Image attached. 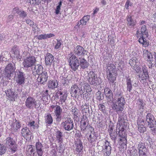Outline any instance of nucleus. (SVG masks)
Wrapping results in <instances>:
<instances>
[{
	"mask_svg": "<svg viewBox=\"0 0 156 156\" xmlns=\"http://www.w3.org/2000/svg\"><path fill=\"white\" fill-rule=\"evenodd\" d=\"M115 98L117 101L115 103L112 105V109L119 115L118 121L117 125L119 127L121 126L123 127H126L127 122H126L122 115V112L124 109V105L126 101L121 92H119L115 95Z\"/></svg>",
	"mask_w": 156,
	"mask_h": 156,
	"instance_id": "obj_1",
	"label": "nucleus"
},
{
	"mask_svg": "<svg viewBox=\"0 0 156 156\" xmlns=\"http://www.w3.org/2000/svg\"><path fill=\"white\" fill-rule=\"evenodd\" d=\"M136 36L139 38L138 41L140 43L145 47L148 46L149 42L145 39L148 36V32L145 25L143 26L140 30L137 31Z\"/></svg>",
	"mask_w": 156,
	"mask_h": 156,
	"instance_id": "obj_2",
	"label": "nucleus"
},
{
	"mask_svg": "<svg viewBox=\"0 0 156 156\" xmlns=\"http://www.w3.org/2000/svg\"><path fill=\"white\" fill-rule=\"evenodd\" d=\"M67 60L73 70L75 71L78 69L80 66L79 60L72 52H71L68 55Z\"/></svg>",
	"mask_w": 156,
	"mask_h": 156,
	"instance_id": "obj_3",
	"label": "nucleus"
},
{
	"mask_svg": "<svg viewBox=\"0 0 156 156\" xmlns=\"http://www.w3.org/2000/svg\"><path fill=\"white\" fill-rule=\"evenodd\" d=\"M36 59L34 57H27L25 59L23 63L24 69L26 70H30L36 63Z\"/></svg>",
	"mask_w": 156,
	"mask_h": 156,
	"instance_id": "obj_4",
	"label": "nucleus"
},
{
	"mask_svg": "<svg viewBox=\"0 0 156 156\" xmlns=\"http://www.w3.org/2000/svg\"><path fill=\"white\" fill-rule=\"evenodd\" d=\"M119 92H121L122 94V92L120 91H118L115 94H116ZM104 93L105 95L106 99L107 100V102L108 105L111 106L112 108V105L113 104L115 103L117 101V99L115 98L116 100L115 102L113 101V94L112 91L109 88H105L104 89Z\"/></svg>",
	"mask_w": 156,
	"mask_h": 156,
	"instance_id": "obj_5",
	"label": "nucleus"
},
{
	"mask_svg": "<svg viewBox=\"0 0 156 156\" xmlns=\"http://www.w3.org/2000/svg\"><path fill=\"white\" fill-rule=\"evenodd\" d=\"M69 92L71 96L75 98H79V95H81L83 93L82 87L79 88L76 84L72 86Z\"/></svg>",
	"mask_w": 156,
	"mask_h": 156,
	"instance_id": "obj_6",
	"label": "nucleus"
},
{
	"mask_svg": "<svg viewBox=\"0 0 156 156\" xmlns=\"http://www.w3.org/2000/svg\"><path fill=\"white\" fill-rule=\"evenodd\" d=\"M88 81L90 84L96 85L100 84L99 80L100 81V79L98 77L97 74L93 71H90L88 73Z\"/></svg>",
	"mask_w": 156,
	"mask_h": 156,
	"instance_id": "obj_7",
	"label": "nucleus"
},
{
	"mask_svg": "<svg viewBox=\"0 0 156 156\" xmlns=\"http://www.w3.org/2000/svg\"><path fill=\"white\" fill-rule=\"evenodd\" d=\"M15 75L16 83L22 86L24 84L25 80V74L19 70H16L15 73Z\"/></svg>",
	"mask_w": 156,
	"mask_h": 156,
	"instance_id": "obj_8",
	"label": "nucleus"
},
{
	"mask_svg": "<svg viewBox=\"0 0 156 156\" xmlns=\"http://www.w3.org/2000/svg\"><path fill=\"white\" fill-rule=\"evenodd\" d=\"M63 128L66 131H69L73 129L74 124L70 118H66L61 123Z\"/></svg>",
	"mask_w": 156,
	"mask_h": 156,
	"instance_id": "obj_9",
	"label": "nucleus"
},
{
	"mask_svg": "<svg viewBox=\"0 0 156 156\" xmlns=\"http://www.w3.org/2000/svg\"><path fill=\"white\" fill-rule=\"evenodd\" d=\"M15 64L14 62H10L6 66L5 69V75L6 77L9 78L11 75L12 74L16 69Z\"/></svg>",
	"mask_w": 156,
	"mask_h": 156,
	"instance_id": "obj_10",
	"label": "nucleus"
},
{
	"mask_svg": "<svg viewBox=\"0 0 156 156\" xmlns=\"http://www.w3.org/2000/svg\"><path fill=\"white\" fill-rule=\"evenodd\" d=\"M86 51L83 47L78 45L74 47L73 53L77 57H81L84 56Z\"/></svg>",
	"mask_w": 156,
	"mask_h": 156,
	"instance_id": "obj_11",
	"label": "nucleus"
},
{
	"mask_svg": "<svg viewBox=\"0 0 156 156\" xmlns=\"http://www.w3.org/2000/svg\"><path fill=\"white\" fill-rule=\"evenodd\" d=\"M146 121L148 123V127H153L154 125H156V121L154 116L153 114L148 113L146 116Z\"/></svg>",
	"mask_w": 156,
	"mask_h": 156,
	"instance_id": "obj_12",
	"label": "nucleus"
},
{
	"mask_svg": "<svg viewBox=\"0 0 156 156\" xmlns=\"http://www.w3.org/2000/svg\"><path fill=\"white\" fill-rule=\"evenodd\" d=\"M36 104L35 99L31 97H29L26 100L25 105L28 108L31 109L35 107Z\"/></svg>",
	"mask_w": 156,
	"mask_h": 156,
	"instance_id": "obj_13",
	"label": "nucleus"
},
{
	"mask_svg": "<svg viewBox=\"0 0 156 156\" xmlns=\"http://www.w3.org/2000/svg\"><path fill=\"white\" fill-rule=\"evenodd\" d=\"M136 104L138 108L137 113H140L141 115H142L146 105L145 103L143 100L139 99L137 100Z\"/></svg>",
	"mask_w": 156,
	"mask_h": 156,
	"instance_id": "obj_14",
	"label": "nucleus"
},
{
	"mask_svg": "<svg viewBox=\"0 0 156 156\" xmlns=\"http://www.w3.org/2000/svg\"><path fill=\"white\" fill-rule=\"evenodd\" d=\"M38 75L37 80L41 84H43L44 83L47 81L48 76L47 72L45 71L43 72Z\"/></svg>",
	"mask_w": 156,
	"mask_h": 156,
	"instance_id": "obj_15",
	"label": "nucleus"
},
{
	"mask_svg": "<svg viewBox=\"0 0 156 156\" xmlns=\"http://www.w3.org/2000/svg\"><path fill=\"white\" fill-rule=\"evenodd\" d=\"M88 120L86 115H83L80 122L81 130L84 131L89 124Z\"/></svg>",
	"mask_w": 156,
	"mask_h": 156,
	"instance_id": "obj_16",
	"label": "nucleus"
},
{
	"mask_svg": "<svg viewBox=\"0 0 156 156\" xmlns=\"http://www.w3.org/2000/svg\"><path fill=\"white\" fill-rule=\"evenodd\" d=\"M43 67L40 64H35L34 66L32 68L31 70L32 71L33 74L39 75L40 74L41 72H43Z\"/></svg>",
	"mask_w": 156,
	"mask_h": 156,
	"instance_id": "obj_17",
	"label": "nucleus"
},
{
	"mask_svg": "<svg viewBox=\"0 0 156 156\" xmlns=\"http://www.w3.org/2000/svg\"><path fill=\"white\" fill-rule=\"evenodd\" d=\"M143 56L145 59L149 62L153 61V55L151 53L147 50H143Z\"/></svg>",
	"mask_w": 156,
	"mask_h": 156,
	"instance_id": "obj_18",
	"label": "nucleus"
},
{
	"mask_svg": "<svg viewBox=\"0 0 156 156\" xmlns=\"http://www.w3.org/2000/svg\"><path fill=\"white\" fill-rule=\"evenodd\" d=\"M91 130L92 129V130H91L90 131V133L89 132L87 134V139L88 141L90 143H92L95 141L97 139V137L95 135V133L93 131L94 129L92 127H90Z\"/></svg>",
	"mask_w": 156,
	"mask_h": 156,
	"instance_id": "obj_19",
	"label": "nucleus"
},
{
	"mask_svg": "<svg viewBox=\"0 0 156 156\" xmlns=\"http://www.w3.org/2000/svg\"><path fill=\"white\" fill-rule=\"evenodd\" d=\"M54 59V57L50 53H48L46 55L45 63L46 66H50Z\"/></svg>",
	"mask_w": 156,
	"mask_h": 156,
	"instance_id": "obj_20",
	"label": "nucleus"
},
{
	"mask_svg": "<svg viewBox=\"0 0 156 156\" xmlns=\"http://www.w3.org/2000/svg\"><path fill=\"white\" fill-rule=\"evenodd\" d=\"M5 94L9 98V99L11 101H14L17 98L16 94L14 92L12 91L11 89H8L5 90Z\"/></svg>",
	"mask_w": 156,
	"mask_h": 156,
	"instance_id": "obj_21",
	"label": "nucleus"
},
{
	"mask_svg": "<svg viewBox=\"0 0 156 156\" xmlns=\"http://www.w3.org/2000/svg\"><path fill=\"white\" fill-rule=\"evenodd\" d=\"M127 25L130 27H132L135 25L136 21L134 19L133 16L130 15L128 16L127 18Z\"/></svg>",
	"mask_w": 156,
	"mask_h": 156,
	"instance_id": "obj_22",
	"label": "nucleus"
},
{
	"mask_svg": "<svg viewBox=\"0 0 156 156\" xmlns=\"http://www.w3.org/2000/svg\"><path fill=\"white\" fill-rule=\"evenodd\" d=\"M79 64L80 67V69H84L87 68L89 66V63L86 61L84 58L79 57Z\"/></svg>",
	"mask_w": 156,
	"mask_h": 156,
	"instance_id": "obj_23",
	"label": "nucleus"
},
{
	"mask_svg": "<svg viewBox=\"0 0 156 156\" xmlns=\"http://www.w3.org/2000/svg\"><path fill=\"white\" fill-rule=\"evenodd\" d=\"M43 146L41 143L38 142L36 143V151L35 152L37 153L38 156H42L43 153Z\"/></svg>",
	"mask_w": 156,
	"mask_h": 156,
	"instance_id": "obj_24",
	"label": "nucleus"
},
{
	"mask_svg": "<svg viewBox=\"0 0 156 156\" xmlns=\"http://www.w3.org/2000/svg\"><path fill=\"white\" fill-rule=\"evenodd\" d=\"M90 19V16L89 15L84 16L80 21L78 22L77 26L79 27L81 25L82 26L86 25Z\"/></svg>",
	"mask_w": 156,
	"mask_h": 156,
	"instance_id": "obj_25",
	"label": "nucleus"
},
{
	"mask_svg": "<svg viewBox=\"0 0 156 156\" xmlns=\"http://www.w3.org/2000/svg\"><path fill=\"white\" fill-rule=\"evenodd\" d=\"M107 78L110 83H113L116 80V73H107Z\"/></svg>",
	"mask_w": 156,
	"mask_h": 156,
	"instance_id": "obj_26",
	"label": "nucleus"
},
{
	"mask_svg": "<svg viewBox=\"0 0 156 156\" xmlns=\"http://www.w3.org/2000/svg\"><path fill=\"white\" fill-rule=\"evenodd\" d=\"M75 145L76 147L75 150L76 151L79 153L81 152L83 148V146L81 141L80 140H78L76 141Z\"/></svg>",
	"mask_w": 156,
	"mask_h": 156,
	"instance_id": "obj_27",
	"label": "nucleus"
},
{
	"mask_svg": "<svg viewBox=\"0 0 156 156\" xmlns=\"http://www.w3.org/2000/svg\"><path fill=\"white\" fill-rule=\"evenodd\" d=\"M12 50L14 53V57L16 58L17 60L20 59L21 56L20 55V49L19 47L16 45H14L12 48Z\"/></svg>",
	"mask_w": 156,
	"mask_h": 156,
	"instance_id": "obj_28",
	"label": "nucleus"
},
{
	"mask_svg": "<svg viewBox=\"0 0 156 156\" xmlns=\"http://www.w3.org/2000/svg\"><path fill=\"white\" fill-rule=\"evenodd\" d=\"M126 127H123L122 126L120 127H119L118 125L116 127V132H118L119 136L121 137H126L125 132L124 131L125 128Z\"/></svg>",
	"mask_w": 156,
	"mask_h": 156,
	"instance_id": "obj_29",
	"label": "nucleus"
},
{
	"mask_svg": "<svg viewBox=\"0 0 156 156\" xmlns=\"http://www.w3.org/2000/svg\"><path fill=\"white\" fill-rule=\"evenodd\" d=\"M47 85L49 88L53 89L57 87L58 83L57 80H49L48 81Z\"/></svg>",
	"mask_w": 156,
	"mask_h": 156,
	"instance_id": "obj_30",
	"label": "nucleus"
},
{
	"mask_svg": "<svg viewBox=\"0 0 156 156\" xmlns=\"http://www.w3.org/2000/svg\"><path fill=\"white\" fill-rule=\"evenodd\" d=\"M107 142L108 144L105 143L106 145L104 149V152H105L104 155L105 156H109L111 154V147L110 145V143L107 141Z\"/></svg>",
	"mask_w": 156,
	"mask_h": 156,
	"instance_id": "obj_31",
	"label": "nucleus"
},
{
	"mask_svg": "<svg viewBox=\"0 0 156 156\" xmlns=\"http://www.w3.org/2000/svg\"><path fill=\"white\" fill-rule=\"evenodd\" d=\"M108 132L111 139L113 141L114 143H115V140L117 136V133L116 132L115 133L113 131L112 128H111L108 130Z\"/></svg>",
	"mask_w": 156,
	"mask_h": 156,
	"instance_id": "obj_32",
	"label": "nucleus"
},
{
	"mask_svg": "<svg viewBox=\"0 0 156 156\" xmlns=\"http://www.w3.org/2000/svg\"><path fill=\"white\" fill-rule=\"evenodd\" d=\"M21 131L22 135L25 138H29V137L28 136H30V132L27 127H25L23 128L22 129Z\"/></svg>",
	"mask_w": 156,
	"mask_h": 156,
	"instance_id": "obj_33",
	"label": "nucleus"
},
{
	"mask_svg": "<svg viewBox=\"0 0 156 156\" xmlns=\"http://www.w3.org/2000/svg\"><path fill=\"white\" fill-rule=\"evenodd\" d=\"M115 69V65L113 64H111L107 66L106 69L107 73H116Z\"/></svg>",
	"mask_w": 156,
	"mask_h": 156,
	"instance_id": "obj_34",
	"label": "nucleus"
},
{
	"mask_svg": "<svg viewBox=\"0 0 156 156\" xmlns=\"http://www.w3.org/2000/svg\"><path fill=\"white\" fill-rule=\"evenodd\" d=\"M21 126V124L19 121H18L16 119H15V122L12 125H11V129H13V131L16 132L18 129L20 128Z\"/></svg>",
	"mask_w": 156,
	"mask_h": 156,
	"instance_id": "obj_35",
	"label": "nucleus"
},
{
	"mask_svg": "<svg viewBox=\"0 0 156 156\" xmlns=\"http://www.w3.org/2000/svg\"><path fill=\"white\" fill-rule=\"evenodd\" d=\"M48 91L46 90L45 91H43L42 93V99L43 101H45L46 102H48L50 98V96L48 94Z\"/></svg>",
	"mask_w": 156,
	"mask_h": 156,
	"instance_id": "obj_36",
	"label": "nucleus"
},
{
	"mask_svg": "<svg viewBox=\"0 0 156 156\" xmlns=\"http://www.w3.org/2000/svg\"><path fill=\"white\" fill-rule=\"evenodd\" d=\"M45 121L47 125H50L52 124L53 122V119L51 114H48L45 117Z\"/></svg>",
	"mask_w": 156,
	"mask_h": 156,
	"instance_id": "obj_37",
	"label": "nucleus"
},
{
	"mask_svg": "<svg viewBox=\"0 0 156 156\" xmlns=\"http://www.w3.org/2000/svg\"><path fill=\"white\" fill-rule=\"evenodd\" d=\"M67 97V94L66 93H64V95L63 96H60L59 100V102H58V104L61 105L62 107L64 106V103L65 102Z\"/></svg>",
	"mask_w": 156,
	"mask_h": 156,
	"instance_id": "obj_38",
	"label": "nucleus"
},
{
	"mask_svg": "<svg viewBox=\"0 0 156 156\" xmlns=\"http://www.w3.org/2000/svg\"><path fill=\"white\" fill-rule=\"evenodd\" d=\"M138 62L137 58L136 57H132L129 61V64L131 67L135 68L137 65L136 64Z\"/></svg>",
	"mask_w": 156,
	"mask_h": 156,
	"instance_id": "obj_39",
	"label": "nucleus"
},
{
	"mask_svg": "<svg viewBox=\"0 0 156 156\" xmlns=\"http://www.w3.org/2000/svg\"><path fill=\"white\" fill-rule=\"evenodd\" d=\"M16 143L13 138L11 137H7L5 139V145L7 147Z\"/></svg>",
	"mask_w": 156,
	"mask_h": 156,
	"instance_id": "obj_40",
	"label": "nucleus"
},
{
	"mask_svg": "<svg viewBox=\"0 0 156 156\" xmlns=\"http://www.w3.org/2000/svg\"><path fill=\"white\" fill-rule=\"evenodd\" d=\"M141 80L143 82H146V80L149 79V76L148 72L144 71L141 76H140Z\"/></svg>",
	"mask_w": 156,
	"mask_h": 156,
	"instance_id": "obj_41",
	"label": "nucleus"
},
{
	"mask_svg": "<svg viewBox=\"0 0 156 156\" xmlns=\"http://www.w3.org/2000/svg\"><path fill=\"white\" fill-rule=\"evenodd\" d=\"M126 83L127 91L130 92L133 88V87L132 85V82L131 79L129 78H127L126 80Z\"/></svg>",
	"mask_w": 156,
	"mask_h": 156,
	"instance_id": "obj_42",
	"label": "nucleus"
},
{
	"mask_svg": "<svg viewBox=\"0 0 156 156\" xmlns=\"http://www.w3.org/2000/svg\"><path fill=\"white\" fill-rule=\"evenodd\" d=\"M81 109L82 112L86 114L90 113V110H89V105L88 104H85L84 105H83L81 107Z\"/></svg>",
	"mask_w": 156,
	"mask_h": 156,
	"instance_id": "obj_43",
	"label": "nucleus"
},
{
	"mask_svg": "<svg viewBox=\"0 0 156 156\" xmlns=\"http://www.w3.org/2000/svg\"><path fill=\"white\" fill-rule=\"evenodd\" d=\"M9 149L12 153L13 154L14 153L17 151V146L16 143L7 147Z\"/></svg>",
	"mask_w": 156,
	"mask_h": 156,
	"instance_id": "obj_44",
	"label": "nucleus"
},
{
	"mask_svg": "<svg viewBox=\"0 0 156 156\" xmlns=\"http://www.w3.org/2000/svg\"><path fill=\"white\" fill-rule=\"evenodd\" d=\"M144 139L146 140L147 142H148V144L151 146L153 144L152 139L151 138L150 135L147 133H145L144 136Z\"/></svg>",
	"mask_w": 156,
	"mask_h": 156,
	"instance_id": "obj_45",
	"label": "nucleus"
},
{
	"mask_svg": "<svg viewBox=\"0 0 156 156\" xmlns=\"http://www.w3.org/2000/svg\"><path fill=\"white\" fill-rule=\"evenodd\" d=\"M54 112L55 115H62V110L58 105H56Z\"/></svg>",
	"mask_w": 156,
	"mask_h": 156,
	"instance_id": "obj_46",
	"label": "nucleus"
},
{
	"mask_svg": "<svg viewBox=\"0 0 156 156\" xmlns=\"http://www.w3.org/2000/svg\"><path fill=\"white\" fill-rule=\"evenodd\" d=\"M62 42L61 40H57V41H55V43L54 49H58L60 48L62 45Z\"/></svg>",
	"mask_w": 156,
	"mask_h": 156,
	"instance_id": "obj_47",
	"label": "nucleus"
},
{
	"mask_svg": "<svg viewBox=\"0 0 156 156\" xmlns=\"http://www.w3.org/2000/svg\"><path fill=\"white\" fill-rule=\"evenodd\" d=\"M137 149L139 151H140V150L141 151L142 150H145L147 148L144 143L140 142L138 144Z\"/></svg>",
	"mask_w": 156,
	"mask_h": 156,
	"instance_id": "obj_48",
	"label": "nucleus"
},
{
	"mask_svg": "<svg viewBox=\"0 0 156 156\" xmlns=\"http://www.w3.org/2000/svg\"><path fill=\"white\" fill-rule=\"evenodd\" d=\"M137 126L144 125L145 123L144 120L142 118V116H140L138 118L137 120Z\"/></svg>",
	"mask_w": 156,
	"mask_h": 156,
	"instance_id": "obj_49",
	"label": "nucleus"
},
{
	"mask_svg": "<svg viewBox=\"0 0 156 156\" xmlns=\"http://www.w3.org/2000/svg\"><path fill=\"white\" fill-rule=\"evenodd\" d=\"M62 133L59 130H58L56 133V137L59 142H60L62 140Z\"/></svg>",
	"mask_w": 156,
	"mask_h": 156,
	"instance_id": "obj_50",
	"label": "nucleus"
},
{
	"mask_svg": "<svg viewBox=\"0 0 156 156\" xmlns=\"http://www.w3.org/2000/svg\"><path fill=\"white\" fill-rule=\"evenodd\" d=\"M138 129L140 133H143L146 130V128L144 125H140L138 126Z\"/></svg>",
	"mask_w": 156,
	"mask_h": 156,
	"instance_id": "obj_51",
	"label": "nucleus"
},
{
	"mask_svg": "<svg viewBox=\"0 0 156 156\" xmlns=\"http://www.w3.org/2000/svg\"><path fill=\"white\" fill-rule=\"evenodd\" d=\"M17 13L20 16L23 17H24L27 15L26 12L23 10H17Z\"/></svg>",
	"mask_w": 156,
	"mask_h": 156,
	"instance_id": "obj_52",
	"label": "nucleus"
},
{
	"mask_svg": "<svg viewBox=\"0 0 156 156\" xmlns=\"http://www.w3.org/2000/svg\"><path fill=\"white\" fill-rule=\"evenodd\" d=\"M97 99L100 101L102 100L104 98L103 94H102L100 91L96 93Z\"/></svg>",
	"mask_w": 156,
	"mask_h": 156,
	"instance_id": "obj_53",
	"label": "nucleus"
},
{
	"mask_svg": "<svg viewBox=\"0 0 156 156\" xmlns=\"http://www.w3.org/2000/svg\"><path fill=\"white\" fill-rule=\"evenodd\" d=\"M147 150L145 149V150H140V151H138V153L139 156H147Z\"/></svg>",
	"mask_w": 156,
	"mask_h": 156,
	"instance_id": "obj_54",
	"label": "nucleus"
},
{
	"mask_svg": "<svg viewBox=\"0 0 156 156\" xmlns=\"http://www.w3.org/2000/svg\"><path fill=\"white\" fill-rule=\"evenodd\" d=\"M22 89L21 88L19 87L15 89L14 90V92L15 94H16V96H19L22 92Z\"/></svg>",
	"mask_w": 156,
	"mask_h": 156,
	"instance_id": "obj_55",
	"label": "nucleus"
},
{
	"mask_svg": "<svg viewBox=\"0 0 156 156\" xmlns=\"http://www.w3.org/2000/svg\"><path fill=\"white\" fill-rule=\"evenodd\" d=\"M72 111L73 115L75 116L78 117L79 110L76 107L72 108Z\"/></svg>",
	"mask_w": 156,
	"mask_h": 156,
	"instance_id": "obj_56",
	"label": "nucleus"
},
{
	"mask_svg": "<svg viewBox=\"0 0 156 156\" xmlns=\"http://www.w3.org/2000/svg\"><path fill=\"white\" fill-rule=\"evenodd\" d=\"M133 3L131 2L129 0H127L125 5V7L127 9H129V7L131 6L132 5Z\"/></svg>",
	"mask_w": 156,
	"mask_h": 156,
	"instance_id": "obj_57",
	"label": "nucleus"
},
{
	"mask_svg": "<svg viewBox=\"0 0 156 156\" xmlns=\"http://www.w3.org/2000/svg\"><path fill=\"white\" fill-rule=\"evenodd\" d=\"M35 122L34 121H32V122H29L27 124V126L30 127L31 128H33V129L35 128L36 127V126L35 125Z\"/></svg>",
	"mask_w": 156,
	"mask_h": 156,
	"instance_id": "obj_58",
	"label": "nucleus"
},
{
	"mask_svg": "<svg viewBox=\"0 0 156 156\" xmlns=\"http://www.w3.org/2000/svg\"><path fill=\"white\" fill-rule=\"evenodd\" d=\"M151 128V131L152 134L154 135H156V125H154L153 127H149Z\"/></svg>",
	"mask_w": 156,
	"mask_h": 156,
	"instance_id": "obj_59",
	"label": "nucleus"
},
{
	"mask_svg": "<svg viewBox=\"0 0 156 156\" xmlns=\"http://www.w3.org/2000/svg\"><path fill=\"white\" fill-rule=\"evenodd\" d=\"M37 38L39 40H42L46 39V34H41L37 35Z\"/></svg>",
	"mask_w": 156,
	"mask_h": 156,
	"instance_id": "obj_60",
	"label": "nucleus"
},
{
	"mask_svg": "<svg viewBox=\"0 0 156 156\" xmlns=\"http://www.w3.org/2000/svg\"><path fill=\"white\" fill-rule=\"evenodd\" d=\"M99 109L102 111L103 112H105V106L104 105L102 104H100L99 105Z\"/></svg>",
	"mask_w": 156,
	"mask_h": 156,
	"instance_id": "obj_61",
	"label": "nucleus"
},
{
	"mask_svg": "<svg viewBox=\"0 0 156 156\" xmlns=\"http://www.w3.org/2000/svg\"><path fill=\"white\" fill-rule=\"evenodd\" d=\"M56 116V120L57 122H60L62 119V115H55Z\"/></svg>",
	"mask_w": 156,
	"mask_h": 156,
	"instance_id": "obj_62",
	"label": "nucleus"
},
{
	"mask_svg": "<svg viewBox=\"0 0 156 156\" xmlns=\"http://www.w3.org/2000/svg\"><path fill=\"white\" fill-rule=\"evenodd\" d=\"M26 23L30 26H33L34 25V22L30 20L27 19L26 20Z\"/></svg>",
	"mask_w": 156,
	"mask_h": 156,
	"instance_id": "obj_63",
	"label": "nucleus"
},
{
	"mask_svg": "<svg viewBox=\"0 0 156 156\" xmlns=\"http://www.w3.org/2000/svg\"><path fill=\"white\" fill-rule=\"evenodd\" d=\"M30 156H36L35 154V150H34L32 148L30 149Z\"/></svg>",
	"mask_w": 156,
	"mask_h": 156,
	"instance_id": "obj_64",
	"label": "nucleus"
}]
</instances>
